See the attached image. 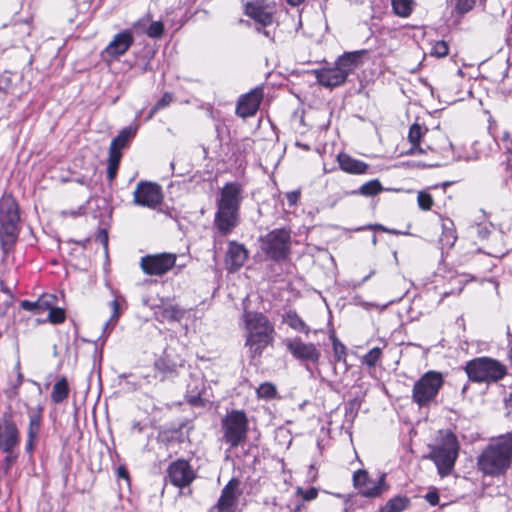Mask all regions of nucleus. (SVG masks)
I'll use <instances>...</instances> for the list:
<instances>
[{"label":"nucleus","mask_w":512,"mask_h":512,"mask_svg":"<svg viewBox=\"0 0 512 512\" xmlns=\"http://www.w3.org/2000/svg\"><path fill=\"white\" fill-rule=\"evenodd\" d=\"M242 200V186L239 183L229 182L221 189L214 218V225L221 235L230 234L238 226Z\"/></svg>","instance_id":"nucleus-1"},{"label":"nucleus","mask_w":512,"mask_h":512,"mask_svg":"<svg viewBox=\"0 0 512 512\" xmlns=\"http://www.w3.org/2000/svg\"><path fill=\"white\" fill-rule=\"evenodd\" d=\"M512 463V433L492 440L477 460L478 469L487 476L504 475Z\"/></svg>","instance_id":"nucleus-2"},{"label":"nucleus","mask_w":512,"mask_h":512,"mask_svg":"<svg viewBox=\"0 0 512 512\" xmlns=\"http://www.w3.org/2000/svg\"><path fill=\"white\" fill-rule=\"evenodd\" d=\"M243 321L247 332L245 346L249 356L254 359L261 357L263 351L274 340V326L261 312L244 311Z\"/></svg>","instance_id":"nucleus-3"},{"label":"nucleus","mask_w":512,"mask_h":512,"mask_svg":"<svg viewBox=\"0 0 512 512\" xmlns=\"http://www.w3.org/2000/svg\"><path fill=\"white\" fill-rule=\"evenodd\" d=\"M19 207L11 195L0 199V244L4 255H8L18 240L20 228Z\"/></svg>","instance_id":"nucleus-4"},{"label":"nucleus","mask_w":512,"mask_h":512,"mask_svg":"<svg viewBox=\"0 0 512 512\" xmlns=\"http://www.w3.org/2000/svg\"><path fill=\"white\" fill-rule=\"evenodd\" d=\"M459 443L456 435L451 431L440 432L436 445L430 447L429 458L435 463L441 477H446L454 469L458 457Z\"/></svg>","instance_id":"nucleus-5"},{"label":"nucleus","mask_w":512,"mask_h":512,"mask_svg":"<svg viewBox=\"0 0 512 512\" xmlns=\"http://www.w3.org/2000/svg\"><path fill=\"white\" fill-rule=\"evenodd\" d=\"M464 369L469 380L476 383L497 382L507 373L505 365L489 357L472 359L466 363Z\"/></svg>","instance_id":"nucleus-6"},{"label":"nucleus","mask_w":512,"mask_h":512,"mask_svg":"<svg viewBox=\"0 0 512 512\" xmlns=\"http://www.w3.org/2000/svg\"><path fill=\"white\" fill-rule=\"evenodd\" d=\"M444 384L443 375L437 371H428L413 385L412 400L419 407H427L435 401Z\"/></svg>","instance_id":"nucleus-7"},{"label":"nucleus","mask_w":512,"mask_h":512,"mask_svg":"<svg viewBox=\"0 0 512 512\" xmlns=\"http://www.w3.org/2000/svg\"><path fill=\"white\" fill-rule=\"evenodd\" d=\"M290 240L289 230L274 229L260 238V247L268 258L279 262L287 258L290 252Z\"/></svg>","instance_id":"nucleus-8"},{"label":"nucleus","mask_w":512,"mask_h":512,"mask_svg":"<svg viewBox=\"0 0 512 512\" xmlns=\"http://www.w3.org/2000/svg\"><path fill=\"white\" fill-rule=\"evenodd\" d=\"M223 439L231 448L238 447L247 438L248 419L240 410L228 412L222 419Z\"/></svg>","instance_id":"nucleus-9"},{"label":"nucleus","mask_w":512,"mask_h":512,"mask_svg":"<svg viewBox=\"0 0 512 512\" xmlns=\"http://www.w3.org/2000/svg\"><path fill=\"white\" fill-rule=\"evenodd\" d=\"M245 14L255 22V31L263 34L268 39H273L269 29L273 24L272 9L260 0L248 2L245 5Z\"/></svg>","instance_id":"nucleus-10"},{"label":"nucleus","mask_w":512,"mask_h":512,"mask_svg":"<svg viewBox=\"0 0 512 512\" xmlns=\"http://www.w3.org/2000/svg\"><path fill=\"white\" fill-rule=\"evenodd\" d=\"M176 260L174 253L148 254L140 259V268L146 275L163 276L175 266Z\"/></svg>","instance_id":"nucleus-11"},{"label":"nucleus","mask_w":512,"mask_h":512,"mask_svg":"<svg viewBox=\"0 0 512 512\" xmlns=\"http://www.w3.org/2000/svg\"><path fill=\"white\" fill-rule=\"evenodd\" d=\"M385 477L386 475L382 474L377 481H373L366 470L359 469L353 474V485L362 496L376 498L388 489Z\"/></svg>","instance_id":"nucleus-12"},{"label":"nucleus","mask_w":512,"mask_h":512,"mask_svg":"<svg viewBox=\"0 0 512 512\" xmlns=\"http://www.w3.org/2000/svg\"><path fill=\"white\" fill-rule=\"evenodd\" d=\"M162 199L161 187L151 182H139L133 193V201L136 205L150 209H154L161 204Z\"/></svg>","instance_id":"nucleus-13"},{"label":"nucleus","mask_w":512,"mask_h":512,"mask_svg":"<svg viewBox=\"0 0 512 512\" xmlns=\"http://www.w3.org/2000/svg\"><path fill=\"white\" fill-rule=\"evenodd\" d=\"M242 493L240 480L232 478L221 490V495L213 509L217 512H235Z\"/></svg>","instance_id":"nucleus-14"},{"label":"nucleus","mask_w":512,"mask_h":512,"mask_svg":"<svg viewBox=\"0 0 512 512\" xmlns=\"http://www.w3.org/2000/svg\"><path fill=\"white\" fill-rule=\"evenodd\" d=\"M167 473L170 483L178 488L189 486L196 478L195 471L184 459L173 461L169 465Z\"/></svg>","instance_id":"nucleus-15"},{"label":"nucleus","mask_w":512,"mask_h":512,"mask_svg":"<svg viewBox=\"0 0 512 512\" xmlns=\"http://www.w3.org/2000/svg\"><path fill=\"white\" fill-rule=\"evenodd\" d=\"M286 347L294 358L301 361L317 363L321 357L320 350L313 343H305L296 337L286 341Z\"/></svg>","instance_id":"nucleus-16"},{"label":"nucleus","mask_w":512,"mask_h":512,"mask_svg":"<svg viewBox=\"0 0 512 512\" xmlns=\"http://www.w3.org/2000/svg\"><path fill=\"white\" fill-rule=\"evenodd\" d=\"M263 95V89L260 87L242 95L237 102L236 114L241 118L254 116L259 109Z\"/></svg>","instance_id":"nucleus-17"},{"label":"nucleus","mask_w":512,"mask_h":512,"mask_svg":"<svg viewBox=\"0 0 512 512\" xmlns=\"http://www.w3.org/2000/svg\"><path fill=\"white\" fill-rule=\"evenodd\" d=\"M318 495V490L315 487H311L304 490L301 487L296 489V492L291 496L289 501L285 504H276L274 512H301L304 507L303 501L314 500Z\"/></svg>","instance_id":"nucleus-18"},{"label":"nucleus","mask_w":512,"mask_h":512,"mask_svg":"<svg viewBox=\"0 0 512 512\" xmlns=\"http://www.w3.org/2000/svg\"><path fill=\"white\" fill-rule=\"evenodd\" d=\"M20 443L19 430L11 419H6L3 425H0V449L10 454Z\"/></svg>","instance_id":"nucleus-19"},{"label":"nucleus","mask_w":512,"mask_h":512,"mask_svg":"<svg viewBox=\"0 0 512 512\" xmlns=\"http://www.w3.org/2000/svg\"><path fill=\"white\" fill-rule=\"evenodd\" d=\"M248 251L242 244L231 241L225 256V266L229 272H236L245 263Z\"/></svg>","instance_id":"nucleus-20"},{"label":"nucleus","mask_w":512,"mask_h":512,"mask_svg":"<svg viewBox=\"0 0 512 512\" xmlns=\"http://www.w3.org/2000/svg\"><path fill=\"white\" fill-rule=\"evenodd\" d=\"M134 43V37L129 30H124L116 34L113 40L108 44L105 52L113 57L118 58L125 54Z\"/></svg>","instance_id":"nucleus-21"},{"label":"nucleus","mask_w":512,"mask_h":512,"mask_svg":"<svg viewBox=\"0 0 512 512\" xmlns=\"http://www.w3.org/2000/svg\"><path fill=\"white\" fill-rule=\"evenodd\" d=\"M314 74L318 83L328 88L340 86L347 79V76L337 66L315 70Z\"/></svg>","instance_id":"nucleus-22"},{"label":"nucleus","mask_w":512,"mask_h":512,"mask_svg":"<svg viewBox=\"0 0 512 512\" xmlns=\"http://www.w3.org/2000/svg\"><path fill=\"white\" fill-rule=\"evenodd\" d=\"M340 168L350 174H366L369 165L361 160L355 159L346 153H340L337 157Z\"/></svg>","instance_id":"nucleus-23"},{"label":"nucleus","mask_w":512,"mask_h":512,"mask_svg":"<svg viewBox=\"0 0 512 512\" xmlns=\"http://www.w3.org/2000/svg\"><path fill=\"white\" fill-rule=\"evenodd\" d=\"M43 407L37 406L28 410L29 424L27 428V436L38 438L42 426Z\"/></svg>","instance_id":"nucleus-24"},{"label":"nucleus","mask_w":512,"mask_h":512,"mask_svg":"<svg viewBox=\"0 0 512 512\" xmlns=\"http://www.w3.org/2000/svg\"><path fill=\"white\" fill-rule=\"evenodd\" d=\"M457 240L454 223L451 220H446L442 223V234L439 242L442 250H450Z\"/></svg>","instance_id":"nucleus-25"},{"label":"nucleus","mask_w":512,"mask_h":512,"mask_svg":"<svg viewBox=\"0 0 512 512\" xmlns=\"http://www.w3.org/2000/svg\"><path fill=\"white\" fill-rule=\"evenodd\" d=\"M423 134V128L419 124L414 123L413 125H411L408 133V139L409 142L411 143V148L409 149L407 154L415 155L425 153V150L420 146V141Z\"/></svg>","instance_id":"nucleus-26"},{"label":"nucleus","mask_w":512,"mask_h":512,"mask_svg":"<svg viewBox=\"0 0 512 512\" xmlns=\"http://www.w3.org/2000/svg\"><path fill=\"white\" fill-rule=\"evenodd\" d=\"M283 322L297 332L308 334L310 329L303 319L294 310H289L283 315Z\"/></svg>","instance_id":"nucleus-27"},{"label":"nucleus","mask_w":512,"mask_h":512,"mask_svg":"<svg viewBox=\"0 0 512 512\" xmlns=\"http://www.w3.org/2000/svg\"><path fill=\"white\" fill-rule=\"evenodd\" d=\"M121 158H122L121 149H118V148L110 145L109 156H108V167H107V178L109 181H113L115 179Z\"/></svg>","instance_id":"nucleus-28"},{"label":"nucleus","mask_w":512,"mask_h":512,"mask_svg":"<svg viewBox=\"0 0 512 512\" xmlns=\"http://www.w3.org/2000/svg\"><path fill=\"white\" fill-rule=\"evenodd\" d=\"M359 55L357 53H346L339 57L335 63L341 71L348 77V75L357 66Z\"/></svg>","instance_id":"nucleus-29"},{"label":"nucleus","mask_w":512,"mask_h":512,"mask_svg":"<svg viewBox=\"0 0 512 512\" xmlns=\"http://www.w3.org/2000/svg\"><path fill=\"white\" fill-rule=\"evenodd\" d=\"M69 385L65 377H62L53 385L51 399L55 404L62 403L69 395Z\"/></svg>","instance_id":"nucleus-30"},{"label":"nucleus","mask_w":512,"mask_h":512,"mask_svg":"<svg viewBox=\"0 0 512 512\" xmlns=\"http://www.w3.org/2000/svg\"><path fill=\"white\" fill-rule=\"evenodd\" d=\"M136 128L126 127L120 131V133L112 139L111 146L116 147L118 149L125 148L129 141L135 136Z\"/></svg>","instance_id":"nucleus-31"},{"label":"nucleus","mask_w":512,"mask_h":512,"mask_svg":"<svg viewBox=\"0 0 512 512\" xmlns=\"http://www.w3.org/2000/svg\"><path fill=\"white\" fill-rule=\"evenodd\" d=\"M410 504L407 497L397 496L390 499L385 506L380 509V512H402Z\"/></svg>","instance_id":"nucleus-32"},{"label":"nucleus","mask_w":512,"mask_h":512,"mask_svg":"<svg viewBox=\"0 0 512 512\" xmlns=\"http://www.w3.org/2000/svg\"><path fill=\"white\" fill-rule=\"evenodd\" d=\"M391 3L394 13L403 18L410 16L415 6L414 0H391Z\"/></svg>","instance_id":"nucleus-33"},{"label":"nucleus","mask_w":512,"mask_h":512,"mask_svg":"<svg viewBox=\"0 0 512 512\" xmlns=\"http://www.w3.org/2000/svg\"><path fill=\"white\" fill-rule=\"evenodd\" d=\"M383 190L379 180H370L360 186L358 191H353L352 194H360L366 197L375 196Z\"/></svg>","instance_id":"nucleus-34"},{"label":"nucleus","mask_w":512,"mask_h":512,"mask_svg":"<svg viewBox=\"0 0 512 512\" xmlns=\"http://www.w3.org/2000/svg\"><path fill=\"white\" fill-rule=\"evenodd\" d=\"M183 311L177 306L170 305L161 311V319L167 321H179L183 317Z\"/></svg>","instance_id":"nucleus-35"},{"label":"nucleus","mask_w":512,"mask_h":512,"mask_svg":"<svg viewBox=\"0 0 512 512\" xmlns=\"http://www.w3.org/2000/svg\"><path fill=\"white\" fill-rule=\"evenodd\" d=\"M110 306L112 309V314H111L110 319L105 323L104 328H103V333L107 334V335L114 328V326L119 318V303H118V301L117 300L111 301Z\"/></svg>","instance_id":"nucleus-36"},{"label":"nucleus","mask_w":512,"mask_h":512,"mask_svg":"<svg viewBox=\"0 0 512 512\" xmlns=\"http://www.w3.org/2000/svg\"><path fill=\"white\" fill-rule=\"evenodd\" d=\"M382 356V350L379 347H374L371 350H369L363 357H362V364L372 368L374 367L377 362L380 360Z\"/></svg>","instance_id":"nucleus-37"},{"label":"nucleus","mask_w":512,"mask_h":512,"mask_svg":"<svg viewBox=\"0 0 512 512\" xmlns=\"http://www.w3.org/2000/svg\"><path fill=\"white\" fill-rule=\"evenodd\" d=\"M57 303V297L54 294H43L38 298L40 313L50 311Z\"/></svg>","instance_id":"nucleus-38"},{"label":"nucleus","mask_w":512,"mask_h":512,"mask_svg":"<svg viewBox=\"0 0 512 512\" xmlns=\"http://www.w3.org/2000/svg\"><path fill=\"white\" fill-rule=\"evenodd\" d=\"M173 101V95L171 93H164L163 96L156 102V104L150 110L148 118H152L153 115L161 109L168 107Z\"/></svg>","instance_id":"nucleus-39"},{"label":"nucleus","mask_w":512,"mask_h":512,"mask_svg":"<svg viewBox=\"0 0 512 512\" xmlns=\"http://www.w3.org/2000/svg\"><path fill=\"white\" fill-rule=\"evenodd\" d=\"M155 367L165 375H172L176 373L177 365L170 362L166 358H160L155 362Z\"/></svg>","instance_id":"nucleus-40"},{"label":"nucleus","mask_w":512,"mask_h":512,"mask_svg":"<svg viewBox=\"0 0 512 512\" xmlns=\"http://www.w3.org/2000/svg\"><path fill=\"white\" fill-rule=\"evenodd\" d=\"M145 33L150 37V38H160L163 33H164V25L161 21H154V22H151L149 25H148V28L145 29Z\"/></svg>","instance_id":"nucleus-41"},{"label":"nucleus","mask_w":512,"mask_h":512,"mask_svg":"<svg viewBox=\"0 0 512 512\" xmlns=\"http://www.w3.org/2000/svg\"><path fill=\"white\" fill-rule=\"evenodd\" d=\"M276 387L269 382L262 383L257 389L258 396L265 399H271L276 395Z\"/></svg>","instance_id":"nucleus-42"},{"label":"nucleus","mask_w":512,"mask_h":512,"mask_svg":"<svg viewBox=\"0 0 512 512\" xmlns=\"http://www.w3.org/2000/svg\"><path fill=\"white\" fill-rule=\"evenodd\" d=\"M66 314L64 309L54 306L48 312V320L53 324H60L65 321Z\"/></svg>","instance_id":"nucleus-43"},{"label":"nucleus","mask_w":512,"mask_h":512,"mask_svg":"<svg viewBox=\"0 0 512 512\" xmlns=\"http://www.w3.org/2000/svg\"><path fill=\"white\" fill-rule=\"evenodd\" d=\"M476 4V0H456L455 12L464 15L471 11Z\"/></svg>","instance_id":"nucleus-44"},{"label":"nucleus","mask_w":512,"mask_h":512,"mask_svg":"<svg viewBox=\"0 0 512 512\" xmlns=\"http://www.w3.org/2000/svg\"><path fill=\"white\" fill-rule=\"evenodd\" d=\"M449 47L445 41H437L431 49V55L442 58L448 55Z\"/></svg>","instance_id":"nucleus-45"},{"label":"nucleus","mask_w":512,"mask_h":512,"mask_svg":"<svg viewBox=\"0 0 512 512\" xmlns=\"http://www.w3.org/2000/svg\"><path fill=\"white\" fill-rule=\"evenodd\" d=\"M332 345L336 360H343L346 357V347L334 336L332 337Z\"/></svg>","instance_id":"nucleus-46"},{"label":"nucleus","mask_w":512,"mask_h":512,"mask_svg":"<svg viewBox=\"0 0 512 512\" xmlns=\"http://www.w3.org/2000/svg\"><path fill=\"white\" fill-rule=\"evenodd\" d=\"M417 201L422 210H430L433 205L432 196L426 192H419Z\"/></svg>","instance_id":"nucleus-47"},{"label":"nucleus","mask_w":512,"mask_h":512,"mask_svg":"<svg viewBox=\"0 0 512 512\" xmlns=\"http://www.w3.org/2000/svg\"><path fill=\"white\" fill-rule=\"evenodd\" d=\"M16 461V456H13L11 453L8 454L2 461L1 463V466H0V472H1V475L2 477L6 474H8V472L10 471L12 465L15 463Z\"/></svg>","instance_id":"nucleus-48"},{"label":"nucleus","mask_w":512,"mask_h":512,"mask_svg":"<svg viewBox=\"0 0 512 512\" xmlns=\"http://www.w3.org/2000/svg\"><path fill=\"white\" fill-rule=\"evenodd\" d=\"M20 306L23 310L31 311L36 314L40 313L38 300L34 301V302L29 301V300H22L20 303Z\"/></svg>","instance_id":"nucleus-49"},{"label":"nucleus","mask_w":512,"mask_h":512,"mask_svg":"<svg viewBox=\"0 0 512 512\" xmlns=\"http://www.w3.org/2000/svg\"><path fill=\"white\" fill-rule=\"evenodd\" d=\"M150 22V17L147 16V17H143L141 19H139L138 21H136L132 28L136 31V32H143L145 33V29L148 28V23Z\"/></svg>","instance_id":"nucleus-50"},{"label":"nucleus","mask_w":512,"mask_h":512,"mask_svg":"<svg viewBox=\"0 0 512 512\" xmlns=\"http://www.w3.org/2000/svg\"><path fill=\"white\" fill-rule=\"evenodd\" d=\"M425 499L430 505L436 506L439 503V494L437 491H430L425 495Z\"/></svg>","instance_id":"nucleus-51"},{"label":"nucleus","mask_w":512,"mask_h":512,"mask_svg":"<svg viewBox=\"0 0 512 512\" xmlns=\"http://www.w3.org/2000/svg\"><path fill=\"white\" fill-rule=\"evenodd\" d=\"M11 86V79L8 76H0V92L7 93Z\"/></svg>","instance_id":"nucleus-52"},{"label":"nucleus","mask_w":512,"mask_h":512,"mask_svg":"<svg viewBox=\"0 0 512 512\" xmlns=\"http://www.w3.org/2000/svg\"><path fill=\"white\" fill-rule=\"evenodd\" d=\"M286 198H287L289 205L294 206V205H296V203L298 202V200L300 198V191L288 192L286 195Z\"/></svg>","instance_id":"nucleus-53"},{"label":"nucleus","mask_w":512,"mask_h":512,"mask_svg":"<svg viewBox=\"0 0 512 512\" xmlns=\"http://www.w3.org/2000/svg\"><path fill=\"white\" fill-rule=\"evenodd\" d=\"M97 240L103 244V246L105 248H107L108 246V234L106 232L105 229H101L99 232H98V235H97Z\"/></svg>","instance_id":"nucleus-54"},{"label":"nucleus","mask_w":512,"mask_h":512,"mask_svg":"<svg viewBox=\"0 0 512 512\" xmlns=\"http://www.w3.org/2000/svg\"><path fill=\"white\" fill-rule=\"evenodd\" d=\"M16 370H17V385H13L12 388L14 389V394H17V390L18 388L21 386V384L23 383V375L22 373L20 372V365L17 364L16 366Z\"/></svg>","instance_id":"nucleus-55"},{"label":"nucleus","mask_w":512,"mask_h":512,"mask_svg":"<svg viewBox=\"0 0 512 512\" xmlns=\"http://www.w3.org/2000/svg\"><path fill=\"white\" fill-rule=\"evenodd\" d=\"M359 407H360V403H359L356 399H354L353 401H350V402L347 404V406H346V410H347V411L349 410V411H350V413H354V414H356V413H357V411H358V409H359Z\"/></svg>","instance_id":"nucleus-56"},{"label":"nucleus","mask_w":512,"mask_h":512,"mask_svg":"<svg viewBox=\"0 0 512 512\" xmlns=\"http://www.w3.org/2000/svg\"><path fill=\"white\" fill-rule=\"evenodd\" d=\"M38 438H31L30 436H27V442H26V451L32 452L35 448L36 442Z\"/></svg>","instance_id":"nucleus-57"},{"label":"nucleus","mask_w":512,"mask_h":512,"mask_svg":"<svg viewBox=\"0 0 512 512\" xmlns=\"http://www.w3.org/2000/svg\"><path fill=\"white\" fill-rule=\"evenodd\" d=\"M501 140L503 142H509L510 141V134H509V132H507V131L503 132Z\"/></svg>","instance_id":"nucleus-58"},{"label":"nucleus","mask_w":512,"mask_h":512,"mask_svg":"<svg viewBox=\"0 0 512 512\" xmlns=\"http://www.w3.org/2000/svg\"><path fill=\"white\" fill-rule=\"evenodd\" d=\"M374 274H375V271H374V270H371V272H370L367 276H365V277L362 279V281L358 283V285H360V284L364 283L365 281H367V280H368L369 278H371Z\"/></svg>","instance_id":"nucleus-59"},{"label":"nucleus","mask_w":512,"mask_h":512,"mask_svg":"<svg viewBox=\"0 0 512 512\" xmlns=\"http://www.w3.org/2000/svg\"><path fill=\"white\" fill-rule=\"evenodd\" d=\"M287 2L292 6H297L304 2V0H287Z\"/></svg>","instance_id":"nucleus-60"},{"label":"nucleus","mask_w":512,"mask_h":512,"mask_svg":"<svg viewBox=\"0 0 512 512\" xmlns=\"http://www.w3.org/2000/svg\"><path fill=\"white\" fill-rule=\"evenodd\" d=\"M118 472H119V476L127 477V472L123 468H119Z\"/></svg>","instance_id":"nucleus-61"},{"label":"nucleus","mask_w":512,"mask_h":512,"mask_svg":"<svg viewBox=\"0 0 512 512\" xmlns=\"http://www.w3.org/2000/svg\"><path fill=\"white\" fill-rule=\"evenodd\" d=\"M440 164L439 163H431V164H428V165H424L425 167H437L439 166Z\"/></svg>","instance_id":"nucleus-62"},{"label":"nucleus","mask_w":512,"mask_h":512,"mask_svg":"<svg viewBox=\"0 0 512 512\" xmlns=\"http://www.w3.org/2000/svg\"><path fill=\"white\" fill-rule=\"evenodd\" d=\"M468 389V384L464 385L462 388V394H465Z\"/></svg>","instance_id":"nucleus-63"},{"label":"nucleus","mask_w":512,"mask_h":512,"mask_svg":"<svg viewBox=\"0 0 512 512\" xmlns=\"http://www.w3.org/2000/svg\"><path fill=\"white\" fill-rule=\"evenodd\" d=\"M372 242H373V244H374V245L376 244V242H377V238H376V236H373V238H372Z\"/></svg>","instance_id":"nucleus-64"}]
</instances>
